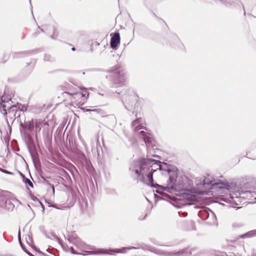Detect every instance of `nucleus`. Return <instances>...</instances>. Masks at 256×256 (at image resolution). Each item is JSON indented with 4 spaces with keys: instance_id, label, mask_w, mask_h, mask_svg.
<instances>
[{
    "instance_id": "nucleus-7",
    "label": "nucleus",
    "mask_w": 256,
    "mask_h": 256,
    "mask_svg": "<svg viewBox=\"0 0 256 256\" xmlns=\"http://www.w3.org/2000/svg\"><path fill=\"white\" fill-rule=\"evenodd\" d=\"M28 184L30 186H32V184L30 180H28Z\"/></svg>"
},
{
    "instance_id": "nucleus-4",
    "label": "nucleus",
    "mask_w": 256,
    "mask_h": 256,
    "mask_svg": "<svg viewBox=\"0 0 256 256\" xmlns=\"http://www.w3.org/2000/svg\"><path fill=\"white\" fill-rule=\"evenodd\" d=\"M132 126L134 131H138L142 130L140 133L143 134L144 131L143 130L145 129L144 126L142 124V121L140 120H136L132 123Z\"/></svg>"
},
{
    "instance_id": "nucleus-8",
    "label": "nucleus",
    "mask_w": 256,
    "mask_h": 256,
    "mask_svg": "<svg viewBox=\"0 0 256 256\" xmlns=\"http://www.w3.org/2000/svg\"><path fill=\"white\" fill-rule=\"evenodd\" d=\"M4 172H6V174H12L11 172H8V171H6V170H4Z\"/></svg>"
},
{
    "instance_id": "nucleus-3",
    "label": "nucleus",
    "mask_w": 256,
    "mask_h": 256,
    "mask_svg": "<svg viewBox=\"0 0 256 256\" xmlns=\"http://www.w3.org/2000/svg\"><path fill=\"white\" fill-rule=\"evenodd\" d=\"M125 78L123 75L120 73L115 74L113 79V82L116 86H120L124 84Z\"/></svg>"
},
{
    "instance_id": "nucleus-1",
    "label": "nucleus",
    "mask_w": 256,
    "mask_h": 256,
    "mask_svg": "<svg viewBox=\"0 0 256 256\" xmlns=\"http://www.w3.org/2000/svg\"><path fill=\"white\" fill-rule=\"evenodd\" d=\"M166 164L152 159H144L134 162L130 168L132 174L136 177L138 180L148 184H151L154 181L153 176H158L160 173L162 175L168 174L170 182L172 184H180V178H178L176 172L164 170Z\"/></svg>"
},
{
    "instance_id": "nucleus-6",
    "label": "nucleus",
    "mask_w": 256,
    "mask_h": 256,
    "mask_svg": "<svg viewBox=\"0 0 256 256\" xmlns=\"http://www.w3.org/2000/svg\"><path fill=\"white\" fill-rule=\"evenodd\" d=\"M157 188H158V189L156 190V192L158 193H160V194H162V188L160 186L158 185L157 186Z\"/></svg>"
},
{
    "instance_id": "nucleus-9",
    "label": "nucleus",
    "mask_w": 256,
    "mask_h": 256,
    "mask_svg": "<svg viewBox=\"0 0 256 256\" xmlns=\"http://www.w3.org/2000/svg\"><path fill=\"white\" fill-rule=\"evenodd\" d=\"M144 140H145L146 142V138H144Z\"/></svg>"
},
{
    "instance_id": "nucleus-5",
    "label": "nucleus",
    "mask_w": 256,
    "mask_h": 256,
    "mask_svg": "<svg viewBox=\"0 0 256 256\" xmlns=\"http://www.w3.org/2000/svg\"><path fill=\"white\" fill-rule=\"evenodd\" d=\"M76 96L77 98L84 97L85 98H86L88 96V94L86 90H84V91H82L81 92L77 93L76 94Z\"/></svg>"
},
{
    "instance_id": "nucleus-2",
    "label": "nucleus",
    "mask_w": 256,
    "mask_h": 256,
    "mask_svg": "<svg viewBox=\"0 0 256 256\" xmlns=\"http://www.w3.org/2000/svg\"><path fill=\"white\" fill-rule=\"evenodd\" d=\"M110 36H112L110 46L112 48L116 50L120 41V34L118 32H115Z\"/></svg>"
}]
</instances>
